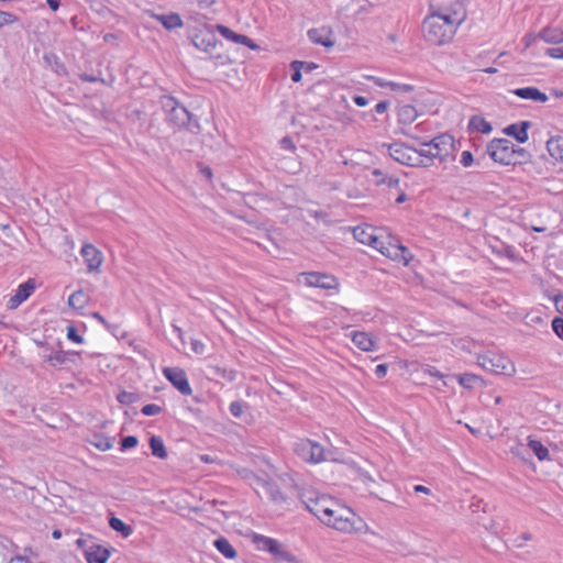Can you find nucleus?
Segmentation results:
<instances>
[{
  "label": "nucleus",
  "mask_w": 563,
  "mask_h": 563,
  "mask_svg": "<svg viewBox=\"0 0 563 563\" xmlns=\"http://www.w3.org/2000/svg\"><path fill=\"white\" fill-rule=\"evenodd\" d=\"M465 16L466 13L461 2H455L453 9L431 11L422 23L424 40L437 46L450 43Z\"/></svg>",
  "instance_id": "1"
},
{
  "label": "nucleus",
  "mask_w": 563,
  "mask_h": 563,
  "mask_svg": "<svg viewBox=\"0 0 563 563\" xmlns=\"http://www.w3.org/2000/svg\"><path fill=\"white\" fill-rule=\"evenodd\" d=\"M321 522L345 533L358 532L365 527L361 517L350 507L341 505L335 499H333L325 516L321 517Z\"/></svg>",
  "instance_id": "2"
},
{
  "label": "nucleus",
  "mask_w": 563,
  "mask_h": 563,
  "mask_svg": "<svg viewBox=\"0 0 563 563\" xmlns=\"http://www.w3.org/2000/svg\"><path fill=\"white\" fill-rule=\"evenodd\" d=\"M489 157L501 165H516V145L507 139H495L486 148Z\"/></svg>",
  "instance_id": "3"
},
{
  "label": "nucleus",
  "mask_w": 563,
  "mask_h": 563,
  "mask_svg": "<svg viewBox=\"0 0 563 563\" xmlns=\"http://www.w3.org/2000/svg\"><path fill=\"white\" fill-rule=\"evenodd\" d=\"M388 153L393 159L404 165L412 167L429 166V164L420 157L416 148L404 143H394L388 145Z\"/></svg>",
  "instance_id": "4"
},
{
  "label": "nucleus",
  "mask_w": 563,
  "mask_h": 563,
  "mask_svg": "<svg viewBox=\"0 0 563 563\" xmlns=\"http://www.w3.org/2000/svg\"><path fill=\"white\" fill-rule=\"evenodd\" d=\"M294 452L305 462L319 463L327 460L324 449L309 439H300L295 443Z\"/></svg>",
  "instance_id": "5"
},
{
  "label": "nucleus",
  "mask_w": 563,
  "mask_h": 563,
  "mask_svg": "<svg viewBox=\"0 0 563 563\" xmlns=\"http://www.w3.org/2000/svg\"><path fill=\"white\" fill-rule=\"evenodd\" d=\"M163 108L166 112L167 120L176 126H186L191 122L190 112L173 97H164L162 99Z\"/></svg>",
  "instance_id": "6"
},
{
  "label": "nucleus",
  "mask_w": 563,
  "mask_h": 563,
  "mask_svg": "<svg viewBox=\"0 0 563 563\" xmlns=\"http://www.w3.org/2000/svg\"><path fill=\"white\" fill-rule=\"evenodd\" d=\"M301 501L321 521V517L325 516L333 498L314 490H306L301 494Z\"/></svg>",
  "instance_id": "7"
},
{
  "label": "nucleus",
  "mask_w": 563,
  "mask_h": 563,
  "mask_svg": "<svg viewBox=\"0 0 563 563\" xmlns=\"http://www.w3.org/2000/svg\"><path fill=\"white\" fill-rule=\"evenodd\" d=\"M422 145L428 147V153L440 162H445L454 152V139L446 133L434 137L430 142H424Z\"/></svg>",
  "instance_id": "8"
},
{
  "label": "nucleus",
  "mask_w": 563,
  "mask_h": 563,
  "mask_svg": "<svg viewBox=\"0 0 563 563\" xmlns=\"http://www.w3.org/2000/svg\"><path fill=\"white\" fill-rule=\"evenodd\" d=\"M254 541L261 550L268 551L277 561H285L288 563L298 562L297 558L285 550L284 547L275 539L256 534Z\"/></svg>",
  "instance_id": "9"
},
{
  "label": "nucleus",
  "mask_w": 563,
  "mask_h": 563,
  "mask_svg": "<svg viewBox=\"0 0 563 563\" xmlns=\"http://www.w3.org/2000/svg\"><path fill=\"white\" fill-rule=\"evenodd\" d=\"M477 362L484 369L496 374H510L509 371L515 372L514 365L507 358L499 355H479Z\"/></svg>",
  "instance_id": "10"
},
{
  "label": "nucleus",
  "mask_w": 563,
  "mask_h": 563,
  "mask_svg": "<svg viewBox=\"0 0 563 563\" xmlns=\"http://www.w3.org/2000/svg\"><path fill=\"white\" fill-rule=\"evenodd\" d=\"M163 374L168 382L183 395H190L191 387L189 385L186 372L179 367H165Z\"/></svg>",
  "instance_id": "11"
},
{
  "label": "nucleus",
  "mask_w": 563,
  "mask_h": 563,
  "mask_svg": "<svg viewBox=\"0 0 563 563\" xmlns=\"http://www.w3.org/2000/svg\"><path fill=\"white\" fill-rule=\"evenodd\" d=\"M253 477H254L255 490L257 492V494L261 497L267 498L273 501H279L283 499V495H282L278 486L274 482L266 481V479L260 478L257 476H253Z\"/></svg>",
  "instance_id": "12"
},
{
  "label": "nucleus",
  "mask_w": 563,
  "mask_h": 563,
  "mask_svg": "<svg viewBox=\"0 0 563 563\" xmlns=\"http://www.w3.org/2000/svg\"><path fill=\"white\" fill-rule=\"evenodd\" d=\"M301 276L303 277L305 283L311 287H319L322 289H333L338 286V280L332 275L317 273V272H310V273H303Z\"/></svg>",
  "instance_id": "13"
},
{
  "label": "nucleus",
  "mask_w": 563,
  "mask_h": 563,
  "mask_svg": "<svg viewBox=\"0 0 563 563\" xmlns=\"http://www.w3.org/2000/svg\"><path fill=\"white\" fill-rule=\"evenodd\" d=\"M373 249L379 251L383 255L390 257L393 260H404L405 264L409 263V258L406 257V253L408 250L405 246H395V245H385V242L382 241L375 234V241L369 244Z\"/></svg>",
  "instance_id": "14"
},
{
  "label": "nucleus",
  "mask_w": 563,
  "mask_h": 563,
  "mask_svg": "<svg viewBox=\"0 0 563 563\" xmlns=\"http://www.w3.org/2000/svg\"><path fill=\"white\" fill-rule=\"evenodd\" d=\"M307 34L312 43L322 45L325 48H331L335 44L333 31L330 26L310 29Z\"/></svg>",
  "instance_id": "15"
},
{
  "label": "nucleus",
  "mask_w": 563,
  "mask_h": 563,
  "mask_svg": "<svg viewBox=\"0 0 563 563\" xmlns=\"http://www.w3.org/2000/svg\"><path fill=\"white\" fill-rule=\"evenodd\" d=\"M398 123L401 125L400 133L409 136L415 137L410 131L407 129L418 117V112L413 106L410 104H404L398 108Z\"/></svg>",
  "instance_id": "16"
},
{
  "label": "nucleus",
  "mask_w": 563,
  "mask_h": 563,
  "mask_svg": "<svg viewBox=\"0 0 563 563\" xmlns=\"http://www.w3.org/2000/svg\"><path fill=\"white\" fill-rule=\"evenodd\" d=\"M81 256L84 257L89 272L99 269L103 262L102 253L92 244H85L81 247Z\"/></svg>",
  "instance_id": "17"
},
{
  "label": "nucleus",
  "mask_w": 563,
  "mask_h": 563,
  "mask_svg": "<svg viewBox=\"0 0 563 563\" xmlns=\"http://www.w3.org/2000/svg\"><path fill=\"white\" fill-rule=\"evenodd\" d=\"M34 289V279H29L24 284L20 285L16 292L9 299L8 308L16 309L23 301H25L32 295Z\"/></svg>",
  "instance_id": "18"
},
{
  "label": "nucleus",
  "mask_w": 563,
  "mask_h": 563,
  "mask_svg": "<svg viewBox=\"0 0 563 563\" xmlns=\"http://www.w3.org/2000/svg\"><path fill=\"white\" fill-rule=\"evenodd\" d=\"M218 40L210 31H199L192 36V44L203 52L210 53L217 46Z\"/></svg>",
  "instance_id": "19"
},
{
  "label": "nucleus",
  "mask_w": 563,
  "mask_h": 563,
  "mask_svg": "<svg viewBox=\"0 0 563 563\" xmlns=\"http://www.w3.org/2000/svg\"><path fill=\"white\" fill-rule=\"evenodd\" d=\"M547 151L553 164H563V136H552L547 141Z\"/></svg>",
  "instance_id": "20"
},
{
  "label": "nucleus",
  "mask_w": 563,
  "mask_h": 563,
  "mask_svg": "<svg viewBox=\"0 0 563 563\" xmlns=\"http://www.w3.org/2000/svg\"><path fill=\"white\" fill-rule=\"evenodd\" d=\"M530 121H521L519 124H510L504 129V133L515 137L519 143H525L528 141V129L530 128Z\"/></svg>",
  "instance_id": "21"
},
{
  "label": "nucleus",
  "mask_w": 563,
  "mask_h": 563,
  "mask_svg": "<svg viewBox=\"0 0 563 563\" xmlns=\"http://www.w3.org/2000/svg\"><path fill=\"white\" fill-rule=\"evenodd\" d=\"M233 305L224 298H219L217 301L211 302V309L214 316L221 323H225L229 318H232L231 309Z\"/></svg>",
  "instance_id": "22"
},
{
  "label": "nucleus",
  "mask_w": 563,
  "mask_h": 563,
  "mask_svg": "<svg viewBox=\"0 0 563 563\" xmlns=\"http://www.w3.org/2000/svg\"><path fill=\"white\" fill-rule=\"evenodd\" d=\"M512 93L519 98L529 99L542 103L547 102L549 99L544 92L540 91L536 87L517 88L512 90Z\"/></svg>",
  "instance_id": "23"
},
{
  "label": "nucleus",
  "mask_w": 563,
  "mask_h": 563,
  "mask_svg": "<svg viewBox=\"0 0 563 563\" xmlns=\"http://www.w3.org/2000/svg\"><path fill=\"white\" fill-rule=\"evenodd\" d=\"M352 341L362 351H373L376 349V340L367 332H353Z\"/></svg>",
  "instance_id": "24"
},
{
  "label": "nucleus",
  "mask_w": 563,
  "mask_h": 563,
  "mask_svg": "<svg viewBox=\"0 0 563 563\" xmlns=\"http://www.w3.org/2000/svg\"><path fill=\"white\" fill-rule=\"evenodd\" d=\"M85 555L88 563H106L110 552L101 545L93 544L86 550Z\"/></svg>",
  "instance_id": "25"
},
{
  "label": "nucleus",
  "mask_w": 563,
  "mask_h": 563,
  "mask_svg": "<svg viewBox=\"0 0 563 563\" xmlns=\"http://www.w3.org/2000/svg\"><path fill=\"white\" fill-rule=\"evenodd\" d=\"M201 143L210 150H218L223 143V137L219 130L216 126H212L208 133L202 135Z\"/></svg>",
  "instance_id": "26"
},
{
  "label": "nucleus",
  "mask_w": 563,
  "mask_h": 563,
  "mask_svg": "<svg viewBox=\"0 0 563 563\" xmlns=\"http://www.w3.org/2000/svg\"><path fill=\"white\" fill-rule=\"evenodd\" d=\"M538 37L545 43L560 44L563 43V30L558 27H544L539 32Z\"/></svg>",
  "instance_id": "27"
},
{
  "label": "nucleus",
  "mask_w": 563,
  "mask_h": 563,
  "mask_svg": "<svg viewBox=\"0 0 563 563\" xmlns=\"http://www.w3.org/2000/svg\"><path fill=\"white\" fill-rule=\"evenodd\" d=\"M353 236L362 244L369 245L375 241V229L373 227H356L353 230Z\"/></svg>",
  "instance_id": "28"
},
{
  "label": "nucleus",
  "mask_w": 563,
  "mask_h": 563,
  "mask_svg": "<svg viewBox=\"0 0 563 563\" xmlns=\"http://www.w3.org/2000/svg\"><path fill=\"white\" fill-rule=\"evenodd\" d=\"M258 239L256 241V243L262 246L263 249H265L267 252L269 253H274L276 251H279L280 246L278 245V243L275 241V239L272 236L271 233H268L267 231L265 230H260L258 232Z\"/></svg>",
  "instance_id": "29"
},
{
  "label": "nucleus",
  "mask_w": 563,
  "mask_h": 563,
  "mask_svg": "<svg viewBox=\"0 0 563 563\" xmlns=\"http://www.w3.org/2000/svg\"><path fill=\"white\" fill-rule=\"evenodd\" d=\"M148 444L154 456L162 460L167 457V451L161 437L152 435L148 440Z\"/></svg>",
  "instance_id": "30"
},
{
  "label": "nucleus",
  "mask_w": 563,
  "mask_h": 563,
  "mask_svg": "<svg viewBox=\"0 0 563 563\" xmlns=\"http://www.w3.org/2000/svg\"><path fill=\"white\" fill-rule=\"evenodd\" d=\"M468 129L487 134L492 132L493 128L492 124L484 118L479 115H473L470 119Z\"/></svg>",
  "instance_id": "31"
},
{
  "label": "nucleus",
  "mask_w": 563,
  "mask_h": 563,
  "mask_svg": "<svg viewBox=\"0 0 563 563\" xmlns=\"http://www.w3.org/2000/svg\"><path fill=\"white\" fill-rule=\"evenodd\" d=\"M88 300L89 297L85 291L77 290L69 296L68 305L74 309H82L87 306Z\"/></svg>",
  "instance_id": "32"
},
{
  "label": "nucleus",
  "mask_w": 563,
  "mask_h": 563,
  "mask_svg": "<svg viewBox=\"0 0 563 563\" xmlns=\"http://www.w3.org/2000/svg\"><path fill=\"white\" fill-rule=\"evenodd\" d=\"M214 547L227 559H234L238 555L236 551L233 549V547L225 538L221 537L214 540Z\"/></svg>",
  "instance_id": "33"
},
{
  "label": "nucleus",
  "mask_w": 563,
  "mask_h": 563,
  "mask_svg": "<svg viewBox=\"0 0 563 563\" xmlns=\"http://www.w3.org/2000/svg\"><path fill=\"white\" fill-rule=\"evenodd\" d=\"M113 438L106 437L103 434H93L90 443L99 449L100 451H109L113 446Z\"/></svg>",
  "instance_id": "34"
},
{
  "label": "nucleus",
  "mask_w": 563,
  "mask_h": 563,
  "mask_svg": "<svg viewBox=\"0 0 563 563\" xmlns=\"http://www.w3.org/2000/svg\"><path fill=\"white\" fill-rule=\"evenodd\" d=\"M157 19L167 30H173L176 27H180L183 25V21L180 16L176 13L167 14V15H158Z\"/></svg>",
  "instance_id": "35"
},
{
  "label": "nucleus",
  "mask_w": 563,
  "mask_h": 563,
  "mask_svg": "<svg viewBox=\"0 0 563 563\" xmlns=\"http://www.w3.org/2000/svg\"><path fill=\"white\" fill-rule=\"evenodd\" d=\"M109 526L117 532H120L123 537H129L133 532L131 526L124 523L120 518L111 517L109 519Z\"/></svg>",
  "instance_id": "36"
},
{
  "label": "nucleus",
  "mask_w": 563,
  "mask_h": 563,
  "mask_svg": "<svg viewBox=\"0 0 563 563\" xmlns=\"http://www.w3.org/2000/svg\"><path fill=\"white\" fill-rule=\"evenodd\" d=\"M528 446L540 461L548 459L549 450L540 441L529 439Z\"/></svg>",
  "instance_id": "37"
},
{
  "label": "nucleus",
  "mask_w": 563,
  "mask_h": 563,
  "mask_svg": "<svg viewBox=\"0 0 563 563\" xmlns=\"http://www.w3.org/2000/svg\"><path fill=\"white\" fill-rule=\"evenodd\" d=\"M76 354L77 353L75 352L58 351L55 354L46 356L45 360L49 362L53 366H56L66 363L69 356H75Z\"/></svg>",
  "instance_id": "38"
},
{
  "label": "nucleus",
  "mask_w": 563,
  "mask_h": 563,
  "mask_svg": "<svg viewBox=\"0 0 563 563\" xmlns=\"http://www.w3.org/2000/svg\"><path fill=\"white\" fill-rule=\"evenodd\" d=\"M482 379L477 375L474 374H463L459 376V383L464 388H473L476 383H481Z\"/></svg>",
  "instance_id": "39"
},
{
  "label": "nucleus",
  "mask_w": 563,
  "mask_h": 563,
  "mask_svg": "<svg viewBox=\"0 0 563 563\" xmlns=\"http://www.w3.org/2000/svg\"><path fill=\"white\" fill-rule=\"evenodd\" d=\"M139 399V396L134 393H129V391H121L118 396H117V400L121 404V405H130V404H133L135 402L136 400Z\"/></svg>",
  "instance_id": "40"
},
{
  "label": "nucleus",
  "mask_w": 563,
  "mask_h": 563,
  "mask_svg": "<svg viewBox=\"0 0 563 563\" xmlns=\"http://www.w3.org/2000/svg\"><path fill=\"white\" fill-rule=\"evenodd\" d=\"M305 62L300 60H294L291 63L292 74H291V80L295 82H299L301 80V68L303 67Z\"/></svg>",
  "instance_id": "41"
},
{
  "label": "nucleus",
  "mask_w": 563,
  "mask_h": 563,
  "mask_svg": "<svg viewBox=\"0 0 563 563\" xmlns=\"http://www.w3.org/2000/svg\"><path fill=\"white\" fill-rule=\"evenodd\" d=\"M19 21V18L10 12L0 11V27L13 24Z\"/></svg>",
  "instance_id": "42"
},
{
  "label": "nucleus",
  "mask_w": 563,
  "mask_h": 563,
  "mask_svg": "<svg viewBox=\"0 0 563 563\" xmlns=\"http://www.w3.org/2000/svg\"><path fill=\"white\" fill-rule=\"evenodd\" d=\"M162 407L158 406V405H155V404H148V405H145L143 408H142V413L144 416H156V415H159L162 412Z\"/></svg>",
  "instance_id": "43"
},
{
  "label": "nucleus",
  "mask_w": 563,
  "mask_h": 563,
  "mask_svg": "<svg viewBox=\"0 0 563 563\" xmlns=\"http://www.w3.org/2000/svg\"><path fill=\"white\" fill-rule=\"evenodd\" d=\"M386 86H388V88H390L394 91L399 90L402 92H410L413 90V86L408 85V84H398V82H394V81H388Z\"/></svg>",
  "instance_id": "44"
},
{
  "label": "nucleus",
  "mask_w": 563,
  "mask_h": 563,
  "mask_svg": "<svg viewBox=\"0 0 563 563\" xmlns=\"http://www.w3.org/2000/svg\"><path fill=\"white\" fill-rule=\"evenodd\" d=\"M137 438L134 437V435H128V437H124L122 440H121V449L122 450H128V449H132L134 446L137 445Z\"/></svg>",
  "instance_id": "45"
},
{
  "label": "nucleus",
  "mask_w": 563,
  "mask_h": 563,
  "mask_svg": "<svg viewBox=\"0 0 563 563\" xmlns=\"http://www.w3.org/2000/svg\"><path fill=\"white\" fill-rule=\"evenodd\" d=\"M244 407L245 405L241 401H233L231 402L230 405V412L232 416L239 418L242 416L243 411H244Z\"/></svg>",
  "instance_id": "46"
},
{
  "label": "nucleus",
  "mask_w": 563,
  "mask_h": 563,
  "mask_svg": "<svg viewBox=\"0 0 563 563\" xmlns=\"http://www.w3.org/2000/svg\"><path fill=\"white\" fill-rule=\"evenodd\" d=\"M552 329L563 340V318L556 317L552 321Z\"/></svg>",
  "instance_id": "47"
},
{
  "label": "nucleus",
  "mask_w": 563,
  "mask_h": 563,
  "mask_svg": "<svg viewBox=\"0 0 563 563\" xmlns=\"http://www.w3.org/2000/svg\"><path fill=\"white\" fill-rule=\"evenodd\" d=\"M67 339L75 343L84 342V338L77 333L76 328L73 325L67 328Z\"/></svg>",
  "instance_id": "48"
},
{
  "label": "nucleus",
  "mask_w": 563,
  "mask_h": 563,
  "mask_svg": "<svg viewBox=\"0 0 563 563\" xmlns=\"http://www.w3.org/2000/svg\"><path fill=\"white\" fill-rule=\"evenodd\" d=\"M376 184L377 185L384 184V185L388 186L389 188H393V187H397L399 185V179L394 176H387V177H383L382 179H377Z\"/></svg>",
  "instance_id": "49"
},
{
  "label": "nucleus",
  "mask_w": 563,
  "mask_h": 563,
  "mask_svg": "<svg viewBox=\"0 0 563 563\" xmlns=\"http://www.w3.org/2000/svg\"><path fill=\"white\" fill-rule=\"evenodd\" d=\"M235 43L243 44L252 49H256L258 46L246 35L240 34L235 37Z\"/></svg>",
  "instance_id": "50"
},
{
  "label": "nucleus",
  "mask_w": 563,
  "mask_h": 563,
  "mask_svg": "<svg viewBox=\"0 0 563 563\" xmlns=\"http://www.w3.org/2000/svg\"><path fill=\"white\" fill-rule=\"evenodd\" d=\"M217 30L228 40H231V41H235V37L239 36L240 34H236L234 33L232 30H230L229 27L224 26V25H217Z\"/></svg>",
  "instance_id": "51"
},
{
  "label": "nucleus",
  "mask_w": 563,
  "mask_h": 563,
  "mask_svg": "<svg viewBox=\"0 0 563 563\" xmlns=\"http://www.w3.org/2000/svg\"><path fill=\"white\" fill-rule=\"evenodd\" d=\"M358 477L362 481V483L368 487L371 486V484H376V481L366 471L360 470Z\"/></svg>",
  "instance_id": "52"
},
{
  "label": "nucleus",
  "mask_w": 563,
  "mask_h": 563,
  "mask_svg": "<svg viewBox=\"0 0 563 563\" xmlns=\"http://www.w3.org/2000/svg\"><path fill=\"white\" fill-rule=\"evenodd\" d=\"M545 54L552 58H563V47L547 48Z\"/></svg>",
  "instance_id": "53"
},
{
  "label": "nucleus",
  "mask_w": 563,
  "mask_h": 563,
  "mask_svg": "<svg viewBox=\"0 0 563 563\" xmlns=\"http://www.w3.org/2000/svg\"><path fill=\"white\" fill-rule=\"evenodd\" d=\"M473 163V155L470 151H464L461 156V164L465 167L471 166Z\"/></svg>",
  "instance_id": "54"
},
{
  "label": "nucleus",
  "mask_w": 563,
  "mask_h": 563,
  "mask_svg": "<svg viewBox=\"0 0 563 563\" xmlns=\"http://www.w3.org/2000/svg\"><path fill=\"white\" fill-rule=\"evenodd\" d=\"M280 145L285 150H290V151H295L296 150V146H295L294 142L288 136H285V137L282 139Z\"/></svg>",
  "instance_id": "55"
},
{
  "label": "nucleus",
  "mask_w": 563,
  "mask_h": 563,
  "mask_svg": "<svg viewBox=\"0 0 563 563\" xmlns=\"http://www.w3.org/2000/svg\"><path fill=\"white\" fill-rule=\"evenodd\" d=\"M417 153L420 155V157L427 162L429 164V166L431 165V162L432 159L434 158L433 156H431V154L428 153V147L427 148H421V150H417Z\"/></svg>",
  "instance_id": "56"
},
{
  "label": "nucleus",
  "mask_w": 563,
  "mask_h": 563,
  "mask_svg": "<svg viewBox=\"0 0 563 563\" xmlns=\"http://www.w3.org/2000/svg\"><path fill=\"white\" fill-rule=\"evenodd\" d=\"M387 369H388V366L387 364H379L376 366L375 368V375L378 377V378H383L386 376L387 374Z\"/></svg>",
  "instance_id": "57"
},
{
  "label": "nucleus",
  "mask_w": 563,
  "mask_h": 563,
  "mask_svg": "<svg viewBox=\"0 0 563 563\" xmlns=\"http://www.w3.org/2000/svg\"><path fill=\"white\" fill-rule=\"evenodd\" d=\"M199 170L208 180H211L213 174L212 169L209 166H203L202 164H199Z\"/></svg>",
  "instance_id": "58"
},
{
  "label": "nucleus",
  "mask_w": 563,
  "mask_h": 563,
  "mask_svg": "<svg viewBox=\"0 0 563 563\" xmlns=\"http://www.w3.org/2000/svg\"><path fill=\"white\" fill-rule=\"evenodd\" d=\"M389 107V102L388 101H379L376 106H375V111L377 113H384L387 111Z\"/></svg>",
  "instance_id": "59"
},
{
  "label": "nucleus",
  "mask_w": 563,
  "mask_h": 563,
  "mask_svg": "<svg viewBox=\"0 0 563 563\" xmlns=\"http://www.w3.org/2000/svg\"><path fill=\"white\" fill-rule=\"evenodd\" d=\"M485 529L493 534H497V522L494 519H490L488 523L484 525Z\"/></svg>",
  "instance_id": "60"
},
{
  "label": "nucleus",
  "mask_w": 563,
  "mask_h": 563,
  "mask_svg": "<svg viewBox=\"0 0 563 563\" xmlns=\"http://www.w3.org/2000/svg\"><path fill=\"white\" fill-rule=\"evenodd\" d=\"M191 345H192V350H194L196 353H198V354L203 353L205 345H203V343H201L200 341L195 340V341H192Z\"/></svg>",
  "instance_id": "61"
},
{
  "label": "nucleus",
  "mask_w": 563,
  "mask_h": 563,
  "mask_svg": "<svg viewBox=\"0 0 563 563\" xmlns=\"http://www.w3.org/2000/svg\"><path fill=\"white\" fill-rule=\"evenodd\" d=\"M354 102L358 106V107H365L368 104V100L367 98L363 97V96H355L353 98Z\"/></svg>",
  "instance_id": "62"
},
{
  "label": "nucleus",
  "mask_w": 563,
  "mask_h": 563,
  "mask_svg": "<svg viewBox=\"0 0 563 563\" xmlns=\"http://www.w3.org/2000/svg\"><path fill=\"white\" fill-rule=\"evenodd\" d=\"M555 305L561 313H563V295H558L554 298Z\"/></svg>",
  "instance_id": "63"
},
{
  "label": "nucleus",
  "mask_w": 563,
  "mask_h": 563,
  "mask_svg": "<svg viewBox=\"0 0 563 563\" xmlns=\"http://www.w3.org/2000/svg\"><path fill=\"white\" fill-rule=\"evenodd\" d=\"M48 7L53 10V11H56L58 10L59 5H60V0H46Z\"/></svg>",
  "instance_id": "64"
}]
</instances>
